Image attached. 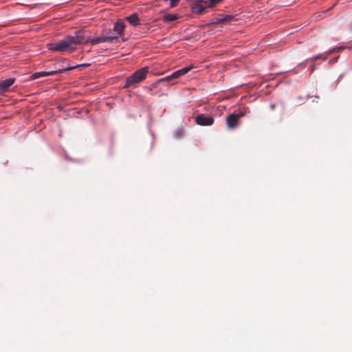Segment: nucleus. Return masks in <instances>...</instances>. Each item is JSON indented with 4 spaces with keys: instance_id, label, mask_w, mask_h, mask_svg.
Wrapping results in <instances>:
<instances>
[{
    "instance_id": "4",
    "label": "nucleus",
    "mask_w": 352,
    "mask_h": 352,
    "mask_svg": "<svg viewBox=\"0 0 352 352\" xmlns=\"http://www.w3.org/2000/svg\"><path fill=\"white\" fill-rule=\"evenodd\" d=\"M245 115L244 110L234 111L226 118V124L229 129H233L239 124V120Z\"/></svg>"
},
{
    "instance_id": "11",
    "label": "nucleus",
    "mask_w": 352,
    "mask_h": 352,
    "mask_svg": "<svg viewBox=\"0 0 352 352\" xmlns=\"http://www.w3.org/2000/svg\"><path fill=\"white\" fill-rule=\"evenodd\" d=\"M234 18V16L232 15H226L224 17H214L212 19V24H219L222 23L226 21H232Z\"/></svg>"
},
{
    "instance_id": "8",
    "label": "nucleus",
    "mask_w": 352,
    "mask_h": 352,
    "mask_svg": "<svg viewBox=\"0 0 352 352\" xmlns=\"http://www.w3.org/2000/svg\"><path fill=\"white\" fill-rule=\"evenodd\" d=\"M192 68V66H187L174 72L170 76L166 77V79L177 78L181 76L187 74Z\"/></svg>"
},
{
    "instance_id": "17",
    "label": "nucleus",
    "mask_w": 352,
    "mask_h": 352,
    "mask_svg": "<svg viewBox=\"0 0 352 352\" xmlns=\"http://www.w3.org/2000/svg\"><path fill=\"white\" fill-rule=\"evenodd\" d=\"M322 57V54H317L316 56H314L313 57H311L310 59L311 60H318L319 58H321Z\"/></svg>"
},
{
    "instance_id": "12",
    "label": "nucleus",
    "mask_w": 352,
    "mask_h": 352,
    "mask_svg": "<svg viewBox=\"0 0 352 352\" xmlns=\"http://www.w3.org/2000/svg\"><path fill=\"white\" fill-rule=\"evenodd\" d=\"M126 20H127L129 23L133 26H137L140 24V19L136 13H133V14L126 17Z\"/></svg>"
},
{
    "instance_id": "1",
    "label": "nucleus",
    "mask_w": 352,
    "mask_h": 352,
    "mask_svg": "<svg viewBox=\"0 0 352 352\" xmlns=\"http://www.w3.org/2000/svg\"><path fill=\"white\" fill-rule=\"evenodd\" d=\"M84 35L82 32H76L74 36H67L63 39L47 44V49L52 52H72L78 45L82 44Z\"/></svg>"
},
{
    "instance_id": "6",
    "label": "nucleus",
    "mask_w": 352,
    "mask_h": 352,
    "mask_svg": "<svg viewBox=\"0 0 352 352\" xmlns=\"http://www.w3.org/2000/svg\"><path fill=\"white\" fill-rule=\"evenodd\" d=\"M195 122L200 126H211L214 123V118L212 116L201 113L195 117Z\"/></svg>"
},
{
    "instance_id": "2",
    "label": "nucleus",
    "mask_w": 352,
    "mask_h": 352,
    "mask_svg": "<svg viewBox=\"0 0 352 352\" xmlns=\"http://www.w3.org/2000/svg\"><path fill=\"white\" fill-rule=\"evenodd\" d=\"M148 72V67H144L141 69L135 72L131 76L126 78L125 83L124 85V88H129L135 87L142 81H143Z\"/></svg>"
},
{
    "instance_id": "14",
    "label": "nucleus",
    "mask_w": 352,
    "mask_h": 352,
    "mask_svg": "<svg viewBox=\"0 0 352 352\" xmlns=\"http://www.w3.org/2000/svg\"><path fill=\"white\" fill-rule=\"evenodd\" d=\"M184 133V130L182 129H178L175 131L174 136L177 138H179L182 136Z\"/></svg>"
},
{
    "instance_id": "22",
    "label": "nucleus",
    "mask_w": 352,
    "mask_h": 352,
    "mask_svg": "<svg viewBox=\"0 0 352 352\" xmlns=\"http://www.w3.org/2000/svg\"><path fill=\"white\" fill-rule=\"evenodd\" d=\"M314 69H315V68L314 67H312L311 69V73H312L314 71Z\"/></svg>"
},
{
    "instance_id": "20",
    "label": "nucleus",
    "mask_w": 352,
    "mask_h": 352,
    "mask_svg": "<svg viewBox=\"0 0 352 352\" xmlns=\"http://www.w3.org/2000/svg\"><path fill=\"white\" fill-rule=\"evenodd\" d=\"M299 67H302V68H305L306 67V65L305 63H302L301 64L299 65Z\"/></svg>"
},
{
    "instance_id": "15",
    "label": "nucleus",
    "mask_w": 352,
    "mask_h": 352,
    "mask_svg": "<svg viewBox=\"0 0 352 352\" xmlns=\"http://www.w3.org/2000/svg\"><path fill=\"white\" fill-rule=\"evenodd\" d=\"M222 0H208V8H212L214 5L220 3Z\"/></svg>"
},
{
    "instance_id": "7",
    "label": "nucleus",
    "mask_w": 352,
    "mask_h": 352,
    "mask_svg": "<svg viewBox=\"0 0 352 352\" xmlns=\"http://www.w3.org/2000/svg\"><path fill=\"white\" fill-rule=\"evenodd\" d=\"M208 2L204 0H197L192 6L193 13L201 14L208 8Z\"/></svg>"
},
{
    "instance_id": "19",
    "label": "nucleus",
    "mask_w": 352,
    "mask_h": 352,
    "mask_svg": "<svg viewBox=\"0 0 352 352\" xmlns=\"http://www.w3.org/2000/svg\"><path fill=\"white\" fill-rule=\"evenodd\" d=\"M336 47H337V51H340V50H342L345 49L344 46H338Z\"/></svg>"
},
{
    "instance_id": "9",
    "label": "nucleus",
    "mask_w": 352,
    "mask_h": 352,
    "mask_svg": "<svg viewBox=\"0 0 352 352\" xmlns=\"http://www.w3.org/2000/svg\"><path fill=\"white\" fill-rule=\"evenodd\" d=\"M15 79L13 78H7L0 82V90L6 91L14 82Z\"/></svg>"
},
{
    "instance_id": "23",
    "label": "nucleus",
    "mask_w": 352,
    "mask_h": 352,
    "mask_svg": "<svg viewBox=\"0 0 352 352\" xmlns=\"http://www.w3.org/2000/svg\"><path fill=\"white\" fill-rule=\"evenodd\" d=\"M274 107H274V104H272V105L271 106V108H272V109H274Z\"/></svg>"
},
{
    "instance_id": "13",
    "label": "nucleus",
    "mask_w": 352,
    "mask_h": 352,
    "mask_svg": "<svg viewBox=\"0 0 352 352\" xmlns=\"http://www.w3.org/2000/svg\"><path fill=\"white\" fill-rule=\"evenodd\" d=\"M177 19V16L174 14H168L164 16V21L166 22H172Z\"/></svg>"
},
{
    "instance_id": "10",
    "label": "nucleus",
    "mask_w": 352,
    "mask_h": 352,
    "mask_svg": "<svg viewBox=\"0 0 352 352\" xmlns=\"http://www.w3.org/2000/svg\"><path fill=\"white\" fill-rule=\"evenodd\" d=\"M124 28V23L121 20H118L115 23L113 30L118 34L117 36L118 37L119 35H122L123 34Z\"/></svg>"
},
{
    "instance_id": "5",
    "label": "nucleus",
    "mask_w": 352,
    "mask_h": 352,
    "mask_svg": "<svg viewBox=\"0 0 352 352\" xmlns=\"http://www.w3.org/2000/svg\"><path fill=\"white\" fill-rule=\"evenodd\" d=\"M117 36H96L94 38H89L85 39L84 37V41L82 43H91V45H96L100 43H104V42H113L114 40L117 39Z\"/></svg>"
},
{
    "instance_id": "16",
    "label": "nucleus",
    "mask_w": 352,
    "mask_h": 352,
    "mask_svg": "<svg viewBox=\"0 0 352 352\" xmlns=\"http://www.w3.org/2000/svg\"><path fill=\"white\" fill-rule=\"evenodd\" d=\"M170 7H175L177 6V3L179 0H170Z\"/></svg>"
},
{
    "instance_id": "3",
    "label": "nucleus",
    "mask_w": 352,
    "mask_h": 352,
    "mask_svg": "<svg viewBox=\"0 0 352 352\" xmlns=\"http://www.w3.org/2000/svg\"><path fill=\"white\" fill-rule=\"evenodd\" d=\"M87 65H89V64H79V65H73V66H67L65 67L59 68L56 70H52V71H48V72H35L32 74L31 78L34 80V79L38 78L40 77H44V76H52V75H56V74H62L65 72L70 71L74 69L78 68L79 67H86Z\"/></svg>"
},
{
    "instance_id": "18",
    "label": "nucleus",
    "mask_w": 352,
    "mask_h": 352,
    "mask_svg": "<svg viewBox=\"0 0 352 352\" xmlns=\"http://www.w3.org/2000/svg\"><path fill=\"white\" fill-rule=\"evenodd\" d=\"M336 51H337V47H334V48L330 49L327 52L328 53H332V52H336Z\"/></svg>"
},
{
    "instance_id": "21",
    "label": "nucleus",
    "mask_w": 352,
    "mask_h": 352,
    "mask_svg": "<svg viewBox=\"0 0 352 352\" xmlns=\"http://www.w3.org/2000/svg\"><path fill=\"white\" fill-rule=\"evenodd\" d=\"M338 56L337 58H335L332 59V60H330V62L334 63L335 61H336L338 60Z\"/></svg>"
}]
</instances>
